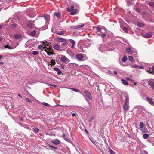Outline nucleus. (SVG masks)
I'll return each mask as SVG.
<instances>
[{
    "mask_svg": "<svg viewBox=\"0 0 154 154\" xmlns=\"http://www.w3.org/2000/svg\"><path fill=\"white\" fill-rule=\"evenodd\" d=\"M49 50V49H48V48H47L45 49V51L47 52Z\"/></svg>",
    "mask_w": 154,
    "mask_h": 154,
    "instance_id": "52",
    "label": "nucleus"
},
{
    "mask_svg": "<svg viewBox=\"0 0 154 154\" xmlns=\"http://www.w3.org/2000/svg\"><path fill=\"white\" fill-rule=\"evenodd\" d=\"M35 32H33L31 34H33L34 35H35Z\"/></svg>",
    "mask_w": 154,
    "mask_h": 154,
    "instance_id": "58",
    "label": "nucleus"
},
{
    "mask_svg": "<svg viewBox=\"0 0 154 154\" xmlns=\"http://www.w3.org/2000/svg\"><path fill=\"white\" fill-rule=\"evenodd\" d=\"M42 104L44 105L45 106H50V105L48 104V103H45V102H43L42 103Z\"/></svg>",
    "mask_w": 154,
    "mask_h": 154,
    "instance_id": "41",
    "label": "nucleus"
},
{
    "mask_svg": "<svg viewBox=\"0 0 154 154\" xmlns=\"http://www.w3.org/2000/svg\"><path fill=\"white\" fill-rule=\"evenodd\" d=\"M148 84L152 87V89L154 90V82L152 81H149L148 82Z\"/></svg>",
    "mask_w": 154,
    "mask_h": 154,
    "instance_id": "12",
    "label": "nucleus"
},
{
    "mask_svg": "<svg viewBox=\"0 0 154 154\" xmlns=\"http://www.w3.org/2000/svg\"><path fill=\"white\" fill-rule=\"evenodd\" d=\"M93 119H94V117H91L90 118V119H89V122H91V121H92L93 120Z\"/></svg>",
    "mask_w": 154,
    "mask_h": 154,
    "instance_id": "47",
    "label": "nucleus"
},
{
    "mask_svg": "<svg viewBox=\"0 0 154 154\" xmlns=\"http://www.w3.org/2000/svg\"><path fill=\"white\" fill-rule=\"evenodd\" d=\"M18 96L19 97H20V98H22V96H21V95H20V94H18Z\"/></svg>",
    "mask_w": 154,
    "mask_h": 154,
    "instance_id": "59",
    "label": "nucleus"
},
{
    "mask_svg": "<svg viewBox=\"0 0 154 154\" xmlns=\"http://www.w3.org/2000/svg\"><path fill=\"white\" fill-rule=\"evenodd\" d=\"M54 16H56L58 18H60L61 17V14L59 12L54 13Z\"/></svg>",
    "mask_w": 154,
    "mask_h": 154,
    "instance_id": "15",
    "label": "nucleus"
},
{
    "mask_svg": "<svg viewBox=\"0 0 154 154\" xmlns=\"http://www.w3.org/2000/svg\"><path fill=\"white\" fill-rule=\"evenodd\" d=\"M49 147H52V148H53L55 149H57V147H54V146H50V145H49L48 146Z\"/></svg>",
    "mask_w": 154,
    "mask_h": 154,
    "instance_id": "46",
    "label": "nucleus"
},
{
    "mask_svg": "<svg viewBox=\"0 0 154 154\" xmlns=\"http://www.w3.org/2000/svg\"><path fill=\"white\" fill-rule=\"evenodd\" d=\"M72 116H75V113H73L72 114Z\"/></svg>",
    "mask_w": 154,
    "mask_h": 154,
    "instance_id": "64",
    "label": "nucleus"
},
{
    "mask_svg": "<svg viewBox=\"0 0 154 154\" xmlns=\"http://www.w3.org/2000/svg\"><path fill=\"white\" fill-rule=\"evenodd\" d=\"M127 60V58L126 55L124 56L123 58L122 59V61L124 62H125Z\"/></svg>",
    "mask_w": 154,
    "mask_h": 154,
    "instance_id": "26",
    "label": "nucleus"
},
{
    "mask_svg": "<svg viewBox=\"0 0 154 154\" xmlns=\"http://www.w3.org/2000/svg\"><path fill=\"white\" fill-rule=\"evenodd\" d=\"M129 98L127 97H126V98L125 100V104H129Z\"/></svg>",
    "mask_w": 154,
    "mask_h": 154,
    "instance_id": "27",
    "label": "nucleus"
},
{
    "mask_svg": "<svg viewBox=\"0 0 154 154\" xmlns=\"http://www.w3.org/2000/svg\"><path fill=\"white\" fill-rule=\"evenodd\" d=\"M49 51H53V50L51 48H50V49H49Z\"/></svg>",
    "mask_w": 154,
    "mask_h": 154,
    "instance_id": "62",
    "label": "nucleus"
},
{
    "mask_svg": "<svg viewBox=\"0 0 154 154\" xmlns=\"http://www.w3.org/2000/svg\"><path fill=\"white\" fill-rule=\"evenodd\" d=\"M50 65H51V66H52L53 65H55L56 63L55 61L53 59H52L50 62Z\"/></svg>",
    "mask_w": 154,
    "mask_h": 154,
    "instance_id": "23",
    "label": "nucleus"
},
{
    "mask_svg": "<svg viewBox=\"0 0 154 154\" xmlns=\"http://www.w3.org/2000/svg\"><path fill=\"white\" fill-rule=\"evenodd\" d=\"M74 7L73 6H71L70 7L67 8V10L69 12H71L73 10Z\"/></svg>",
    "mask_w": 154,
    "mask_h": 154,
    "instance_id": "20",
    "label": "nucleus"
},
{
    "mask_svg": "<svg viewBox=\"0 0 154 154\" xmlns=\"http://www.w3.org/2000/svg\"><path fill=\"white\" fill-rule=\"evenodd\" d=\"M54 69L55 71L57 72L58 74L60 75L61 74V72L59 68H54Z\"/></svg>",
    "mask_w": 154,
    "mask_h": 154,
    "instance_id": "16",
    "label": "nucleus"
},
{
    "mask_svg": "<svg viewBox=\"0 0 154 154\" xmlns=\"http://www.w3.org/2000/svg\"><path fill=\"white\" fill-rule=\"evenodd\" d=\"M71 12L70 13V14L71 15H74L75 14L78 12V10L76 9H75L73 11H71Z\"/></svg>",
    "mask_w": 154,
    "mask_h": 154,
    "instance_id": "21",
    "label": "nucleus"
},
{
    "mask_svg": "<svg viewBox=\"0 0 154 154\" xmlns=\"http://www.w3.org/2000/svg\"><path fill=\"white\" fill-rule=\"evenodd\" d=\"M149 135L147 134H144L143 135V138L145 139H147Z\"/></svg>",
    "mask_w": 154,
    "mask_h": 154,
    "instance_id": "29",
    "label": "nucleus"
},
{
    "mask_svg": "<svg viewBox=\"0 0 154 154\" xmlns=\"http://www.w3.org/2000/svg\"><path fill=\"white\" fill-rule=\"evenodd\" d=\"M48 86H53V87H57V86L56 85H54L50 84H49L48 85Z\"/></svg>",
    "mask_w": 154,
    "mask_h": 154,
    "instance_id": "50",
    "label": "nucleus"
},
{
    "mask_svg": "<svg viewBox=\"0 0 154 154\" xmlns=\"http://www.w3.org/2000/svg\"><path fill=\"white\" fill-rule=\"evenodd\" d=\"M58 41L60 42H65L66 41V40L63 38H57Z\"/></svg>",
    "mask_w": 154,
    "mask_h": 154,
    "instance_id": "13",
    "label": "nucleus"
},
{
    "mask_svg": "<svg viewBox=\"0 0 154 154\" xmlns=\"http://www.w3.org/2000/svg\"><path fill=\"white\" fill-rule=\"evenodd\" d=\"M33 131L37 133L39 131V129L37 128H33Z\"/></svg>",
    "mask_w": 154,
    "mask_h": 154,
    "instance_id": "32",
    "label": "nucleus"
},
{
    "mask_svg": "<svg viewBox=\"0 0 154 154\" xmlns=\"http://www.w3.org/2000/svg\"><path fill=\"white\" fill-rule=\"evenodd\" d=\"M14 37L15 39H19L21 38V35L20 34H16L14 35Z\"/></svg>",
    "mask_w": 154,
    "mask_h": 154,
    "instance_id": "19",
    "label": "nucleus"
},
{
    "mask_svg": "<svg viewBox=\"0 0 154 154\" xmlns=\"http://www.w3.org/2000/svg\"><path fill=\"white\" fill-rule=\"evenodd\" d=\"M138 68H140V69H143L144 67H143V66H138Z\"/></svg>",
    "mask_w": 154,
    "mask_h": 154,
    "instance_id": "48",
    "label": "nucleus"
},
{
    "mask_svg": "<svg viewBox=\"0 0 154 154\" xmlns=\"http://www.w3.org/2000/svg\"><path fill=\"white\" fill-rule=\"evenodd\" d=\"M146 99L147 100L148 102L151 105L153 106H154V102L152 100V99L151 98L149 97H146Z\"/></svg>",
    "mask_w": 154,
    "mask_h": 154,
    "instance_id": "8",
    "label": "nucleus"
},
{
    "mask_svg": "<svg viewBox=\"0 0 154 154\" xmlns=\"http://www.w3.org/2000/svg\"><path fill=\"white\" fill-rule=\"evenodd\" d=\"M70 89L74 91H75L76 92H79V90L77 89L74 88H70Z\"/></svg>",
    "mask_w": 154,
    "mask_h": 154,
    "instance_id": "31",
    "label": "nucleus"
},
{
    "mask_svg": "<svg viewBox=\"0 0 154 154\" xmlns=\"http://www.w3.org/2000/svg\"><path fill=\"white\" fill-rule=\"evenodd\" d=\"M139 126L141 128L140 130L143 133H146V130H143V129L144 126L143 123V122H140V123Z\"/></svg>",
    "mask_w": 154,
    "mask_h": 154,
    "instance_id": "4",
    "label": "nucleus"
},
{
    "mask_svg": "<svg viewBox=\"0 0 154 154\" xmlns=\"http://www.w3.org/2000/svg\"><path fill=\"white\" fill-rule=\"evenodd\" d=\"M47 53L48 55H52L53 54H54V53L53 51H48Z\"/></svg>",
    "mask_w": 154,
    "mask_h": 154,
    "instance_id": "25",
    "label": "nucleus"
},
{
    "mask_svg": "<svg viewBox=\"0 0 154 154\" xmlns=\"http://www.w3.org/2000/svg\"><path fill=\"white\" fill-rule=\"evenodd\" d=\"M47 47L45 45H44V47H43V49H45L47 48Z\"/></svg>",
    "mask_w": 154,
    "mask_h": 154,
    "instance_id": "60",
    "label": "nucleus"
},
{
    "mask_svg": "<svg viewBox=\"0 0 154 154\" xmlns=\"http://www.w3.org/2000/svg\"><path fill=\"white\" fill-rule=\"evenodd\" d=\"M44 18L46 20V22L50 20V15L48 14H47L44 15L43 16Z\"/></svg>",
    "mask_w": 154,
    "mask_h": 154,
    "instance_id": "7",
    "label": "nucleus"
},
{
    "mask_svg": "<svg viewBox=\"0 0 154 154\" xmlns=\"http://www.w3.org/2000/svg\"><path fill=\"white\" fill-rule=\"evenodd\" d=\"M149 73L153 74H154V66L150 68L149 71H148Z\"/></svg>",
    "mask_w": 154,
    "mask_h": 154,
    "instance_id": "9",
    "label": "nucleus"
},
{
    "mask_svg": "<svg viewBox=\"0 0 154 154\" xmlns=\"http://www.w3.org/2000/svg\"><path fill=\"white\" fill-rule=\"evenodd\" d=\"M122 30L124 31L125 32L127 33L128 32V29L125 27H124L122 28Z\"/></svg>",
    "mask_w": 154,
    "mask_h": 154,
    "instance_id": "28",
    "label": "nucleus"
},
{
    "mask_svg": "<svg viewBox=\"0 0 154 154\" xmlns=\"http://www.w3.org/2000/svg\"><path fill=\"white\" fill-rule=\"evenodd\" d=\"M138 66L136 64L134 65L133 66H131V67L132 68H138Z\"/></svg>",
    "mask_w": 154,
    "mask_h": 154,
    "instance_id": "35",
    "label": "nucleus"
},
{
    "mask_svg": "<svg viewBox=\"0 0 154 154\" xmlns=\"http://www.w3.org/2000/svg\"><path fill=\"white\" fill-rule=\"evenodd\" d=\"M84 26V25L82 24L80 25H78L77 26H74L73 27V28L74 29H77L78 28H80Z\"/></svg>",
    "mask_w": 154,
    "mask_h": 154,
    "instance_id": "14",
    "label": "nucleus"
},
{
    "mask_svg": "<svg viewBox=\"0 0 154 154\" xmlns=\"http://www.w3.org/2000/svg\"><path fill=\"white\" fill-rule=\"evenodd\" d=\"M27 25L30 28H31L32 26V24L31 23L29 22L28 23Z\"/></svg>",
    "mask_w": 154,
    "mask_h": 154,
    "instance_id": "38",
    "label": "nucleus"
},
{
    "mask_svg": "<svg viewBox=\"0 0 154 154\" xmlns=\"http://www.w3.org/2000/svg\"><path fill=\"white\" fill-rule=\"evenodd\" d=\"M33 54L35 55H36L38 54V51H34L32 52Z\"/></svg>",
    "mask_w": 154,
    "mask_h": 154,
    "instance_id": "24",
    "label": "nucleus"
},
{
    "mask_svg": "<svg viewBox=\"0 0 154 154\" xmlns=\"http://www.w3.org/2000/svg\"><path fill=\"white\" fill-rule=\"evenodd\" d=\"M75 64V63H71L68 64V66L70 67H72L73 66H74V65Z\"/></svg>",
    "mask_w": 154,
    "mask_h": 154,
    "instance_id": "36",
    "label": "nucleus"
},
{
    "mask_svg": "<svg viewBox=\"0 0 154 154\" xmlns=\"http://www.w3.org/2000/svg\"><path fill=\"white\" fill-rule=\"evenodd\" d=\"M113 73L115 74H116V75L117 74V71H113Z\"/></svg>",
    "mask_w": 154,
    "mask_h": 154,
    "instance_id": "56",
    "label": "nucleus"
},
{
    "mask_svg": "<svg viewBox=\"0 0 154 154\" xmlns=\"http://www.w3.org/2000/svg\"><path fill=\"white\" fill-rule=\"evenodd\" d=\"M64 139L65 140H66L69 141V139L66 138H64Z\"/></svg>",
    "mask_w": 154,
    "mask_h": 154,
    "instance_id": "57",
    "label": "nucleus"
},
{
    "mask_svg": "<svg viewBox=\"0 0 154 154\" xmlns=\"http://www.w3.org/2000/svg\"><path fill=\"white\" fill-rule=\"evenodd\" d=\"M128 60L131 62H133L134 60L133 57L132 56H128Z\"/></svg>",
    "mask_w": 154,
    "mask_h": 154,
    "instance_id": "30",
    "label": "nucleus"
},
{
    "mask_svg": "<svg viewBox=\"0 0 154 154\" xmlns=\"http://www.w3.org/2000/svg\"><path fill=\"white\" fill-rule=\"evenodd\" d=\"M47 46L48 47V49H50V48H52V46L50 45L49 44V45H47Z\"/></svg>",
    "mask_w": 154,
    "mask_h": 154,
    "instance_id": "51",
    "label": "nucleus"
},
{
    "mask_svg": "<svg viewBox=\"0 0 154 154\" xmlns=\"http://www.w3.org/2000/svg\"><path fill=\"white\" fill-rule=\"evenodd\" d=\"M5 47L6 48H8L9 49H11V48L10 47H9L8 45H5Z\"/></svg>",
    "mask_w": 154,
    "mask_h": 154,
    "instance_id": "49",
    "label": "nucleus"
},
{
    "mask_svg": "<svg viewBox=\"0 0 154 154\" xmlns=\"http://www.w3.org/2000/svg\"><path fill=\"white\" fill-rule=\"evenodd\" d=\"M106 36V35L105 34H104V33H102L101 34V36L102 37V38H103V37H105Z\"/></svg>",
    "mask_w": 154,
    "mask_h": 154,
    "instance_id": "45",
    "label": "nucleus"
},
{
    "mask_svg": "<svg viewBox=\"0 0 154 154\" xmlns=\"http://www.w3.org/2000/svg\"><path fill=\"white\" fill-rule=\"evenodd\" d=\"M16 26V24H13L12 25V26L13 28H15Z\"/></svg>",
    "mask_w": 154,
    "mask_h": 154,
    "instance_id": "53",
    "label": "nucleus"
},
{
    "mask_svg": "<svg viewBox=\"0 0 154 154\" xmlns=\"http://www.w3.org/2000/svg\"><path fill=\"white\" fill-rule=\"evenodd\" d=\"M64 32L63 31H61L60 32L56 33L57 34L59 35H62L64 33Z\"/></svg>",
    "mask_w": 154,
    "mask_h": 154,
    "instance_id": "33",
    "label": "nucleus"
},
{
    "mask_svg": "<svg viewBox=\"0 0 154 154\" xmlns=\"http://www.w3.org/2000/svg\"><path fill=\"white\" fill-rule=\"evenodd\" d=\"M77 58L78 59L81 61H84L85 60L83 59L84 57L83 54H77Z\"/></svg>",
    "mask_w": 154,
    "mask_h": 154,
    "instance_id": "2",
    "label": "nucleus"
},
{
    "mask_svg": "<svg viewBox=\"0 0 154 154\" xmlns=\"http://www.w3.org/2000/svg\"><path fill=\"white\" fill-rule=\"evenodd\" d=\"M136 11L138 13H140L141 12L140 9L139 8H137L136 9Z\"/></svg>",
    "mask_w": 154,
    "mask_h": 154,
    "instance_id": "44",
    "label": "nucleus"
},
{
    "mask_svg": "<svg viewBox=\"0 0 154 154\" xmlns=\"http://www.w3.org/2000/svg\"><path fill=\"white\" fill-rule=\"evenodd\" d=\"M51 142L52 143L55 145L59 144L60 143L59 140L58 139L53 140H52Z\"/></svg>",
    "mask_w": 154,
    "mask_h": 154,
    "instance_id": "10",
    "label": "nucleus"
},
{
    "mask_svg": "<svg viewBox=\"0 0 154 154\" xmlns=\"http://www.w3.org/2000/svg\"><path fill=\"white\" fill-rule=\"evenodd\" d=\"M129 107V106L128 105V104H125L123 106L124 109L125 111H126L128 110Z\"/></svg>",
    "mask_w": 154,
    "mask_h": 154,
    "instance_id": "18",
    "label": "nucleus"
},
{
    "mask_svg": "<svg viewBox=\"0 0 154 154\" xmlns=\"http://www.w3.org/2000/svg\"><path fill=\"white\" fill-rule=\"evenodd\" d=\"M152 35L151 32H149L144 35V37L146 38H149L151 37Z\"/></svg>",
    "mask_w": 154,
    "mask_h": 154,
    "instance_id": "5",
    "label": "nucleus"
},
{
    "mask_svg": "<svg viewBox=\"0 0 154 154\" xmlns=\"http://www.w3.org/2000/svg\"><path fill=\"white\" fill-rule=\"evenodd\" d=\"M121 81H122V82L123 84L126 85H128V84L126 80L124 79H122Z\"/></svg>",
    "mask_w": 154,
    "mask_h": 154,
    "instance_id": "22",
    "label": "nucleus"
},
{
    "mask_svg": "<svg viewBox=\"0 0 154 154\" xmlns=\"http://www.w3.org/2000/svg\"><path fill=\"white\" fill-rule=\"evenodd\" d=\"M96 30L97 32H101V29L98 27H96Z\"/></svg>",
    "mask_w": 154,
    "mask_h": 154,
    "instance_id": "39",
    "label": "nucleus"
},
{
    "mask_svg": "<svg viewBox=\"0 0 154 154\" xmlns=\"http://www.w3.org/2000/svg\"><path fill=\"white\" fill-rule=\"evenodd\" d=\"M137 82H134V85H137Z\"/></svg>",
    "mask_w": 154,
    "mask_h": 154,
    "instance_id": "63",
    "label": "nucleus"
},
{
    "mask_svg": "<svg viewBox=\"0 0 154 154\" xmlns=\"http://www.w3.org/2000/svg\"><path fill=\"white\" fill-rule=\"evenodd\" d=\"M25 100L27 102H31V100L29 99V98H26L25 99Z\"/></svg>",
    "mask_w": 154,
    "mask_h": 154,
    "instance_id": "37",
    "label": "nucleus"
},
{
    "mask_svg": "<svg viewBox=\"0 0 154 154\" xmlns=\"http://www.w3.org/2000/svg\"><path fill=\"white\" fill-rule=\"evenodd\" d=\"M109 152L110 154H116L115 152L112 149L109 150Z\"/></svg>",
    "mask_w": 154,
    "mask_h": 154,
    "instance_id": "42",
    "label": "nucleus"
},
{
    "mask_svg": "<svg viewBox=\"0 0 154 154\" xmlns=\"http://www.w3.org/2000/svg\"><path fill=\"white\" fill-rule=\"evenodd\" d=\"M126 51L130 54H131L133 52L131 48L129 47H128L126 48Z\"/></svg>",
    "mask_w": 154,
    "mask_h": 154,
    "instance_id": "6",
    "label": "nucleus"
},
{
    "mask_svg": "<svg viewBox=\"0 0 154 154\" xmlns=\"http://www.w3.org/2000/svg\"><path fill=\"white\" fill-rule=\"evenodd\" d=\"M84 93L85 95L88 98L89 100L91 99L92 97L91 94L88 91H84Z\"/></svg>",
    "mask_w": 154,
    "mask_h": 154,
    "instance_id": "3",
    "label": "nucleus"
},
{
    "mask_svg": "<svg viewBox=\"0 0 154 154\" xmlns=\"http://www.w3.org/2000/svg\"><path fill=\"white\" fill-rule=\"evenodd\" d=\"M85 131L87 134H88L89 133L88 131L86 129H85Z\"/></svg>",
    "mask_w": 154,
    "mask_h": 154,
    "instance_id": "55",
    "label": "nucleus"
},
{
    "mask_svg": "<svg viewBox=\"0 0 154 154\" xmlns=\"http://www.w3.org/2000/svg\"><path fill=\"white\" fill-rule=\"evenodd\" d=\"M19 119L20 121H23V118L22 117H20Z\"/></svg>",
    "mask_w": 154,
    "mask_h": 154,
    "instance_id": "54",
    "label": "nucleus"
},
{
    "mask_svg": "<svg viewBox=\"0 0 154 154\" xmlns=\"http://www.w3.org/2000/svg\"><path fill=\"white\" fill-rule=\"evenodd\" d=\"M54 48L55 50H59L60 49V46L57 44H55L54 45Z\"/></svg>",
    "mask_w": 154,
    "mask_h": 154,
    "instance_id": "11",
    "label": "nucleus"
},
{
    "mask_svg": "<svg viewBox=\"0 0 154 154\" xmlns=\"http://www.w3.org/2000/svg\"><path fill=\"white\" fill-rule=\"evenodd\" d=\"M137 25L140 27H142L144 26V24L140 23H138Z\"/></svg>",
    "mask_w": 154,
    "mask_h": 154,
    "instance_id": "40",
    "label": "nucleus"
},
{
    "mask_svg": "<svg viewBox=\"0 0 154 154\" xmlns=\"http://www.w3.org/2000/svg\"><path fill=\"white\" fill-rule=\"evenodd\" d=\"M38 48L42 50H43V46L42 45H40L38 47Z\"/></svg>",
    "mask_w": 154,
    "mask_h": 154,
    "instance_id": "34",
    "label": "nucleus"
},
{
    "mask_svg": "<svg viewBox=\"0 0 154 154\" xmlns=\"http://www.w3.org/2000/svg\"><path fill=\"white\" fill-rule=\"evenodd\" d=\"M4 62H0V64L3 65L4 64Z\"/></svg>",
    "mask_w": 154,
    "mask_h": 154,
    "instance_id": "61",
    "label": "nucleus"
},
{
    "mask_svg": "<svg viewBox=\"0 0 154 154\" xmlns=\"http://www.w3.org/2000/svg\"><path fill=\"white\" fill-rule=\"evenodd\" d=\"M45 42L47 43L45 44V42H42V43L44 45H45L46 46H47L48 45H49V43H48L46 41Z\"/></svg>",
    "mask_w": 154,
    "mask_h": 154,
    "instance_id": "43",
    "label": "nucleus"
},
{
    "mask_svg": "<svg viewBox=\"0 0 154 154\" xmlns=\"http://www.w3.org/2000/svg\"><path fill=\"white\" fill-rule=\"evenodd\" d=\"M69 42H71V43L72 44V46L71 48H73L75 45V41L72 39H69Z\"/></svg>",
    "mask_w": 154,
    "mask_h": 154,
    "instance_id": "17",
    "label": "nucleus"
},
{
    "mask_svg": "<svg viewBox=\"0 0 154 154\" xmlns=\"http://www.w3.org/2000/svg\"><path fill=\"white\" fill-rule=\"evenodd\" d=\"M60 61L63 63L68 62L69 60L65 56H63L60 58Z\"/></svg>",
    "mask_w": 154,
    "mask_h": 154,
    "instance_id": "1",
    "label": "nucleus"
}]
</instances>
